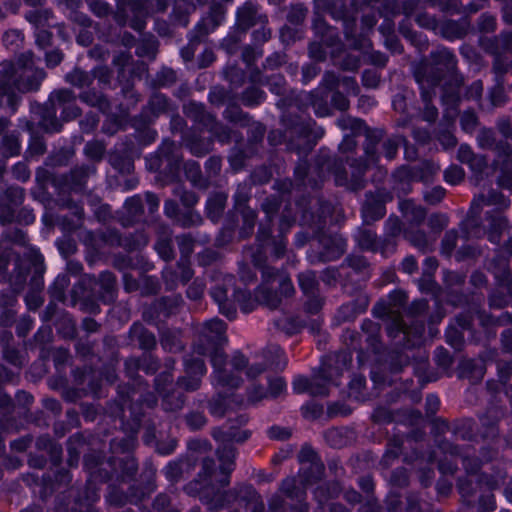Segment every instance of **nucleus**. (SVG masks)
Returning <instances> with one entry per match:
<instances>
[{"mask_svg":"<svg viewBox=\"0 0 512 512\" xmlns=\"http://www.w3.org/2000/svg\"><path fill=\"white\" fill-rule=\"evenodd\" d=\"M5 74L6 82L0 83V105L9 107L13 112L19 100L18 93L38 89L45 77L44 71L35 67L30 52L23 54Z\"/></svg>","mask_w":512,"mask_h":512,"instance_id":"f257e3e1","label":"nucleus"},{"mask_svg":"<svg viewBox=\"0 0 512 512\" xmlns=\"http://www.w3.org/2000/svg\"><path fill=\"white\" fill-rule=\"evenodd\" d=\"M226 325L222 320L212 319L207 321L202 330L203 338L208 342V347L204 348L201 345L195 347V353L204 355L207 351H212L211 363L214 368V378L218 385L223 387H236L238 382L232 377H228L222 366L225 363V357L221 351L217 349L225 339Z\"/></svg>","mask_w":512,"mask_h":512,"instance_id":"f03ea898","label":"nucleus"},{"mask_svg":"<svg viewBox=\"0 0 512 512\" xmlns=\"http://www.w3.org/2000/svg\"><path fill=\"white\" fill-rule=\"evenodd\" d=\"M185 370L191 378L186 380L183 378L179 381L180 386L187 390H195L198 387L200 378L206 373V367L201 359H185Z\"/></svg>","mask_w":512,"mask_h":512,"instance_id":"7ed1b4c3","label":"nucleus"},{"mask_svg":"<svg viewBox=\"0 0 512 512\" xmlns=\"http://www.w3.org/2000/svg\"><path fill=\"white\" fill-rule=\"evenodd\" d=\"M217 454L220 461V472L224 476L222 483L226 485L228 484V475L234 469V449L231 444H224L223 447L218 448Z\"/></svg>","mask_w":512,"mask_h":512,"instance_id":"20e7f679","label":"nucleus"},{"mask_svg":"<svg viewBox=\"0 0 512 512\" xmlns=\"http://www.w3.org/2000/svg\"><path fill=\"white\" fill-rule=\"evenodd\" d=\"M459 159L468 163L476 174H481L487 165L486 159L480 155H474L468 146H461L459 149Z\"/></svg>","mask_w":512,"mask_h":512,"instance_id":"39448f33","label":"nucleus"},{"mask_svg":"<svg viewBox=\"0 0 512 512\" xmlns=\"http://www.w3.org/2000/svg\"><path fill=\"white\" fill-rule=\"evenodd\" d=\"M293 389L297 393L309 392L312 395H325L327 393L324 386L317 385V379L313 381L304 376H297L293 381Z\"/></svg>","mask_w":512,"mask_h":512,"instance_id":"423d86ee","label":"nucleus"},{"mask_svg":"<svg viewBox=\"0 0 512 512\" xmlns=\"http://www.w3.org/2000/svg\"><path fill=\"white\" fill-rule=\"evenodd\" d=\"M211 296L219 305L220 312L229 319H234L236 315L235 307L227 302V291L219 287L211 291Z\"/></svg>","mask_w":512,"mask_h":512,"instance_id":"0eeeda50","label":"nucleus"},{"mask_svg":"<svg viewBox=\"0 0 512 512\" xmlns=\"http://www.w3.org/2000/svg\"><path fill=\"white\" fill-rule=\"evenodd\" d=\"M226 197L222 194L215 195L207 201V212L209 217L216 221L225 205Z\"/></svg>","mask_w":512,"mask_h":512,"instance_id":"6e6552de","label":"nucleus"},{"mask_svg":"<svg viewBox=\"0 0 512 512\" xmlns=\"http://www.w3.org/2000/svg\"><path fill=\"white\" fill-rule=\"evenodd\" d=\"M445 181L451 185L460 183L464 178V171L459 166H450L444 172Z\"/></svg>","mask_w":512,"mask_h":512,"instance_id":"1a4fd4ad","label":"nucleus"},{"mask_svg":"<svg viewBox=\"0 0 512 512\" xmlns=\"http://www.w3.org/2000/svg\"><path fill=\"white\" fill-rule=\"evenodd\" d=\"M316 284V275L308 271L299 275V285L305 293H311Z\"/></svg>","mask_w":512,"mask_h":512,"instance_id":"9d476101","label":"nucleus"},{"mask_svg":"<svg viewBox=\"0 0 512 512\" xmlns=\"http://www.w3.org/2000/svg\"><path fill=\"white\" fill-rule=\"evenodd\" d=\"M375 237V233L371 230H363L357 234L356 239L361 248L373 249Z\"/></svg>","mask_w":512,"mask_h":512,"instance_id":"9b49d317","label":"nucleus"},{"mask_svg":"<svg viewBox=\"0 0 512 512\" xmlns=\"http://www.w3.org/2000/svg\"><path fill=\"white\" fill-rule=\"evenodd\" d=\"M264 99V93L258 88H251L243 95V102L246 105L253 106L261 103Z\"/></svg>","mask_w":512,"mask_h":512,"instance_id":"f8f14e48","label":"nucleus"},{"mask_svg":"<svg viewBox=\"0 0 512 512\" xmlns=\"http://www.w3.org/2000/svg\"><path fill=\"white\" fill-rule=\"evenodd\" d=\"M248 433L246 431H242V432H228V433H216L215 434V438L217 439V441L219 442H224L225 440L227 441H236V442H241V441H244L245 439L248 438Z\"/></svg>","mask_w":512,"mask_h":512,"instance_id":"ddd939ff","label":"nucleus"},{"mask_svg":"<svg viewBox=\"0 0 512 512\" xmlns=\"http://www.w3.org/2000/svg\"><path fill=\"white\" fill-rule=\"evenodd\" d=\"M125 208L131 216H135L144 209L143 199L140 196H133L126 200Z\"/></svg>","mask_w":512,"mask_h":512,"instance_id":"4468645a","label":"nucleus"},{"mask_svg":"<svg viewBox=\"0 0 512 512\" xmlns=\"http://www.w3.org/2000/svg\"><path fill=\"white\" fill-rule=\"evenodd\" d=\"M235 301L239 303L244 312H250L253 310L255 301L250 300V295H247L244 291H237L234 293Z\"/></svg>","mask_w":512,"mask_h":512,"instance_id":"2eb2a0df","label":"nucleus"},{"mask_svg":"<svg viewBox=\"0 0 512 512\" xmlns=\"http://www.w3.org/2000/svg\"><path fill=\"white\" fill-rule=\"evenodd\" d=\"M338 126L342 129H350L351 131L357 132L360 131L362 127V122L356 118H351L349 116L341 117L338 122Z\"/></svg>","mask_w":512,"mask_h":512,"instance_id":"dca6fc26","label":"nucleus"},{"mask_svg":"<svg viewBox=\"0 0 512 512\" xmlns=\"http://www.w3.org/2000/svg\"><path fill=\"white\" fill-rule=\"evenodd\" d=\"M253 10L251 6H244L238 10V21L243 28H247L252 23Z\"/></svg>","mask_w":512,"mask_h":512,"instance_id":"f3484780","label":"nucleus"},{"mask_svg":"<svg viewBox=\"0 0 512 512\" xmlns=\"http://www.w3.org/2000/svg\"><path fill=\"white\" fill-rule=\"evenodd\" d=\"M270 352L275 356V359H272L270 364L275 365L277 368L285 367L287 364V359L284 355L283 350L278 346H272L270 348Z\"/></svg>","mask_w":512,"mask_h":512,"instance_id":"a211bd4d","label":"nucleus"},{"mask_svg":"<svg viewBox=\"0 0 512 512\" xmlns=\"http://www.w3.org/2000/svg\"><path fill=\"white\" fill-rule=\"evenodd\" d=\"M228 399L218 398L211 401L209 404L210 412L215 416H222L225 414V406L227 405Z\"/></svg>","mask_w":512,"mask_h":512,"instance_id":"6ab92c4d","label":"nucleus"},{"mask_svg":"<svg viewBox=\"0 0 512 512\" xmlns=\"http://www.w3.org/2000/svg\"><path fill=\"white\" fill-rule=\"evenodd\" d=\"M103 152H104V147L99 142H89L85 146V153L93 159L100 158L102 156Z\"/></svg>","mask_w":512,"mask_h":512,"instance_id":"aec40b11","label":"nucleus"},{"mask_svg":"<svg viewBox=\"0 0 512 512\" xmlns=\"http://www.w3.org/2000/svg\"><path fill=\"white\" fill-rule=\"evenodd\" d=\"M286 389V382L278 377L270 380L269 383V392L272 396L280 395Z\"/></svg>","mask_w":512,"mask_h":512,"instance_id":"412c9836","label":"nucleus"},{"mask_svg":"<svg viewBox=\"0 0 512 512\" xmlns=\"http://www.w3.org/2000/svg\"><path fill=\"white\" fill-rule=\"evenodd\" d=\"M445 190L442 187H435L425 194V198L430 203H436L443 199Z\"/></svg>","mask_w":512,"mask_h":512,"instance_id":"4be33fe9","label":"nucleus"},{"mask_svg":"<svg viewBox=\"0 0 512 512\" xmlns=\"http://www.w3.org/2000/svg\"><path fill=\"white\" fill-rule=\"evenodd\" d=\"M477 119L474 113L467 112L461 117V125L463 129L470 131L476 125Z\"/></svg>","mask_w":512,"mask_h":512,"instance_id":"5701e85b","label":"nucleus"},{"mask_svg":"<svg viewBox=\"0 0 512 512\" xmlns=\"http://www.w3.org/2000/svg\"><path fill=\"white\" fill-rule=\"evenodd\" d=\"M143 202L144 208L147 207L151 213H154L159 208V199L152 193H147Z\"/></svg>","mask_w":512,"mask_h":512,"instance_id":"b1692460","label":"nucleus"},{"mask_svg":"<svg viewBox=\"0 0 512 512\" xmlns=\"http://www.w3.org/2000/svg\"><path fill=\"white\" fill-rule=\"evenodd\" d=\"M332 103L339 110H346L349 107V101L346 96L336 92L332 97Z\"/></svg>","mask_w":512,"mask_h":512,"instance_id":"393cba45","label":"nucleus"},{"mask_svg":"<svg viewBox=\"0 0 512 512\" xmlns=\"http://www.w3.org/2000/svg\"><path fill=\"white\" fill-rule=\"evenodd\" d=\"M363 84L367 87H376L379 82V76L375 71H365L363 74Z\"/></svg>","mask_w":512,"mask_h":512,"instance_id":"a878e982","label":"nucleus"},{"mask_svg":"<svg viewBox=\"0 0 512 512\" xmlns=\"http://www.w3.org/2000/svg\"><path fill=\"white\" fill-rule=\"evenodd\" d=\"M67 79L74 85L82 86L85 84L86 75L80 70H75L67 76Z\"/></svg>","mask_w":512,"mask_h":512,"instance_id":"bb28decb","label":"nucleus"},{"mask_svg":"<svg viewBox=\"0 0 512 512\" xmlns=\"http://www.w3.org/2000/svg\"><path fill=\"white\" fill-rule=\"evenodd\" d=\"M7 194L12 197V202L15 205L21 204L24 198L23 190L19 187H11L8 189Z\"/></svg>","mask_w":512,"mask_h":512,"instance_id":"cd10ccee","label":"nucleus"},{"mask_svg":"<svg viewBox=\"0 0 512 512\" xmlns=\"http://www.w3.org/2000/svg\"><path fill=\"white\" fill-rule=\"evenodd\" d=\"M394 330L403 333L404 336H408L409 334L406 324L404 323L403 319L400 316H397L395 318L392 326L389 328V333L392 334Z\"/></svg>","mask_w":512,"mask_h":512,"instance_id":"c85d7f7f","label":"nucleus"},{"mask_svg":"<svg viewBox=\"0 0 512 512\" xmlns=\"http://www.w3.org/2000/svg\"><path fill=\"white\" fill-rule=\"evenodd\" d=\"M422 97L425 102H428V94L426 92L422 93ZM424 115L427 121H433L437 117V110L435 107L429 106L428 103H426Z\"/></svg>","mask_w":512,"mask_h":512,"instance_id":"c756f323","label":"nucleus"},{"mask_svg":"<svg viewBox=\"0 0 512 512\" xmlns=\"http://www.w3.org/2000/svg\"><path fill=\"white\" fill-rule=\"evenodd\" d=\"M61 60H62V54L57 50L48 52L46 54V61H47L48 66L54 67V66L58 65L61 62Z\"/></svg>","mask_w":512,"mask_h":512,"instance_id":"7c9ffc66","label":"nucleus"},{"mask_svg":"<svg viewBox=\"0 0 512 512\" xmlns=\"http://www.w3.org/2000/svg\"><path fill=\"white\" fill-rule=\"evenodd\" d=\"M21 41H22V35L17 30L9 31L4 36V42L7 44L15 43L16 45H18V43H20Z\"/></svg>","mask_w":512,"mask_h":512,"instance_id":"2f4dec72","label":"nucleus"},{"mask_svg":"<svg viewBox=\"0 0 512 512\" xmlns=\"http://www.w3.org/2000/svg\"><path fill=\"white\" fill-rule=\"evenodd\" d=\"M156 250L165 260H168L172 257V251L168 243L159 242L156 245Z\"/></svg>","mask_w":512,"mask_h":512,"instance_id":"473e14b6","label":"nucleus"},{"mask_svg":"<svg viewBox=\"0 0 512 512\" xmlns=\"http://www.w3.org/2000/svg\"><path fill=\"white\" fill-rule=\"evenodd\" d=\"M402 269L404 272L411 274L417 269V262L413 257H407L402 263Z\"/></svg>","mask_w":512,"mask_h":512,"instance_id":"72a5a7b5","label":"nucleus"},{"mask_svg":"<svg viewBox=\"0 0 512 512\" xmlns=\"http://www.w3.org/2000/svg\"><path fill=\"white\" fill-rule=\"evenodd\" d=\"M482 200L485 201L487 205H492V204H496V205H500V206L506 205V199L502 195H499L496 193L490 195L486 200L485 199H482Z\"/></svg>","mask_w":512,"mask_h":512,"instance_id":"f704fd0d","label":"nucleus"},{"mask_svg":"<svg viewBox=\"0 0 512 512\" xmlns=\"http://www.w3.org/2000/svg\"><path fill=\"white\" fill-rule=\"evenodd\" d=\"M499 129L505 137L512 138V121L511 120H502L499 123Z\"/></svg>","mask_w":512,"mask_h":512,"instance_id":"c9c22d12","label":"nucleus"},{"mask_svg":"<svg viewBox=\"0 0 512 512\" xmlns=\"http://www.w3.org/2000/svg\"><path fill=\"white\" fill-rule=\"evenodd\" d=\"M164 210H165V213L168 217L170 218H176L177 217V212H178V207H177V204L173 201H166L165 202V206H164Z\"/></svg>","mask_w":512,"mask_h":512,"instance_id":"e433bc0d","label":"nucleus"},{"mask_svg":"<svg viewBox=\"0 0 512 512\" xmlns=\"http://www.w3.org/2000/svg\"><path fill=\"white\" fill-rule=\"evenodd\" d=\"M175 148H176V145L174 142L165 141L161 147L162 156L168 160L170 153H172Z\"/></svg>","mask_w":512,"mask_h":512,"instance_id":"4c0bfd02","label":"nucleus"},{"mask_svg":"<svg viewBox=\"0 0 512 512\" xmlns=\"http://www.w3.org/2000/svg\"><path fill=\"white\" fill-rule=\"evenodd\" d=\"M482 83L480 81L474 82L469 89V96L473 98H479L482 94Z\"/></svg>","mask_w":512,"mask_h":512,"instance_id":"58836bf2","label":"nucleus"},{"mask_svg":"<svg viewBox=\"0 0 512 512\" xmlns=\"http://www.w3.org/2000/svg\"><path fill=\"white\" fill-rule=\"evenodd\" d=\"M270 437L275 439H285L289 436V433L281 428L273 427L269 431Z\"/></svg>","mask_w":512,"mask_h":512,"instance_id":"ea45409f","label":"nucleus"},{"mask_svg":"<svg viewBox=\"0 0 512 512\" xmlns=\"http://www.w3.org/2000/svg\"><path fill=\"white\" fill-rule=\"evenodd\" d=\"M341 85L345 86L346 91H347L348 94H356V92H357V85H356V82L354 81V79H352V78H345V79H343Z\"/></svg>","mask_w":512,"mask_h":512,"instance_id":"a19ab883","label":"nucleus"},{"mask_svg":"<svg viewBox=\"0 0 512 512\" xmlns=\"http://www.w3.org/2000/svg\"><path fill=\"white\" fill-rule=\"evenodd\" d=\"M246 365V360L241 354H237L234 356L232 361V366L236 371H239Z\"/></svg>","mask_w":512,"mask_h":512,"instance_id":"79ce46f5","label":"nucleus"},{"mask_svg":"<svg viewBox=\"0 0 512 512\" xmlns=\"http://www.w3.org/2000/svg\"><path fill=\"white\" fill-rule=\"evenodd\" d=\"M441 143L445 148L453 147L456 144V140L450 133H445L441 137Z\"/></svg>","mask_w":512,"mask_h":512,"instance_id":"37998d69","label":"nucleus"},{"mask_svg":"<svg viewBox=\"0 0 512 512\" xmlns=\"http://www.w3.org/2000/svg\"><path fill=\"white\" fill-rule=\"evenodd\" d=\"M197 201H198V198L196 197V195L193 193H190V192L185 193L184 196L182 197V202L186 206H192L195 203H197Z\"/></svg>","mask_w":512,"mask_h":512,"instance_id":"c03bdc74","label":"nucleus"},{"mask_svg":"<svg viewBox=\"0 0 512 512\" xmlns=\"http://www.w3.org/2000/svg\"><path fill=\"white\" fill-rule=\"evenodd\" d=\"M178 221H180L182 223V225H184V226L193 225L200 221V216L198 214H194L193 212H190L188 220L178 219Z\"/></svg>","mask_w":512,"mask_h":512,"instance_id":"a18cd8bd","label":"nucleus"},{"mask_svg":"<svg viewBox=\"0 0 512 512\" xmlns=\"http://www.w3.org/2000/svg\"><path fill=\"white\" fill-rule=\"evenodd\" d=\"M295 479L293 478H290V479H286L284 482H283V485H282V490L288 494L289 496H292V490L291 488L294 487L295 485Z\"/></svg>","mask_w":512,"mask_h":512,"instance_id":"49530a36","label":"nucleus"},{"mask_svg":"<svg viewBox=\"0 0 512 512\" xmlns=\"http://www.w3.org/2000/svg\"><path fill=\"white\" fill-rule=\"evenodd\" d=\"M55 96L60 101H67V100H69L72 97V94H71V92L69 90H60V91H57L55 93Z\"/></svg>","mask_w":512,"mask_h":512,"instance_id":"de8ad7c7","label":"nucleus"},{"mask_svg":"<svg viewBox=\"0 0 512 512\" xmlns=\"http://www.w3.org/2000/svg\"><path fill=\"white\" fill-rule=\"evenodd\" d=\"M494 229L495 232H501L506 227V222L503 218L499 217L494 220Z\"/></svg>","mask_w":512,"mask_h":512,"instance_id":"09e8293b","label":"nucleus"},{"mask_svg":"<svg viewBox=\"0 0 512 512\" xmlns=\"http://www.w3.org/2000/svg\"><path fill=\"white\" fill-rule=\"evenodd\" d=\"M263 370H264V368L260 365L251 366L247 371V375L254 377V376L260 374Z\"/></svg>","mask_w":512,"mask_h":512,"instance_id":"8fccbe9b","label":"nucleus"},{"mask_svg":"<svg viewBox=\"0 0 512 512\" xmlns=\"http://www.w3.org/2000/svg\"><path fill=\"white\" fill-rule=\"evenodd\" d=\"M311 104L313 105L314 107V110H315V113L320 116V117H324L326 115H328V110L327 108H320L319 106H317L316 102L315 101H311Z\"/></svg>","mask_w":512,"mask_h":512,"instance_id":"3c124183","label":"nucleus"},{"mask_svg":"<svg viewBox=\"0 0 512 512\" xmlns=\"http://www.w3.org/2000/svg\"><path fill=\"white\" fill-rule=\"evenodd\" d=\"M265 396L264 392L262 391V389H259V390H256L255 392H252L249 396L250 400L251 401H258L260 399H262L263 397Z\"/></svg>","mask_w":512,"mask_h":512,"instance_id":"603ef678","label":"nucleus"},{"mask_svg":"<svg viewBox=\"0 0 512 512\" xmlns=\"http://www.w3.org/2000/svg\"><path fill=\"white\" fill-rule=\"evenodd\" d=\"M131 27L137 31H141L145 28V22L143 20H135L131 22Z\"/></svg>","mask_w":512,"mask_h":512,"instance_id":"864d4df0","label":"nucleus"},{"mask_svg":"<svg viewBox=\"0 0 512 512\" xmlns=\"http://www.w3.org/2000/svg\"><path fill=\"white\" fill-rule=\"evenodd\" d=\"M427 403L429 406L433 407V408H436L439 404V399L437 396L435 395H429L427 397Z\"/></svg>","mask_w":512,"mask_h":512,"instance_id":"5fc2aeb1","label":"nucleus"},{"mask_svg":"<svg viewBox=\"0 0 512 512\" xmlns=\"http://www.w3.org/2000/svg\"><path fill=\"white\" fill-rule=\"evenodd\" d=\"M49 35L46 32H41L37 35V42L44 45L45 42L49 41Z\"/></svg>","mask_w":512,"mask_h":512,"instance_id":"6e6d98bb","label":"nucleus"},{"mask_svg":"<svg viewBox=\"0 0 512 512\" xmlns=\"http://www.w3.org/2000/svg\"><path fill=\"white\" fill-rule=\"evenodd\" d=\"M282 286H283V289L286 293H289L293 290V287L291 285V282L289 279L287 278H283L282 279V282H281Z\"/></svg>","mask_w":512,"mask_h":512,"instance_id":"4d7b16f0","label":"nucleus"},{"mask_svg":"<svg viewBox=\"0 0 512 512\" xmlns=\"http://www.w3.org/2000/svg\"><path fill=\"white\" fill-rule=\"evenodd\" d=\"M485 20L487 21V24L485 26L486 30H493L495 25V19L492 16H486Z\"/></svg>","mask_w":512,"mask_h":512,"instance_id":"13d9d810","label":"nucleus"},{"mask_svg":"<svg viewBox=\"0 0 512 512\" xmlns=\"http://www.w3.org/2000/svg\"><path fill=\"white\" fill-rule=\"evenodd\" d=\"M504 42H505V47L507 50H512V46H511V43H512V34L510 33H507L504 35Z\"/></svg>","mask_w":512,"mask_h":512,"instance_id":"bf43d9fd","label":"nucleus"},{"mask_svg":"<svg viewBox=\"0 0 512 512\" xmlns=\"http://www.w3.org/2000/svg\"><path fill=\"white\" fill-rule=\"evenodd\" d=\"M190 171L194 174V176H199L200 174V168L199 165L196 163H190Z\"/></svg>","mask_w":512,"mask_h":512,"instance_id":"052dcab7","label":"nucleus"},{"mask_svg":"<svg viewBox=\"0 0 512 512\" xmlns=\"http://www.w3.org/2000/svg\"><path fill=\"white\" fill-rule=\"evenodd\" d=\"M211 464H212V461H205L203 464L204 471L208 476L212 475Z\"/></svg>","mask_w":512,"mask_h":512,"instance_id":"680f3d73","label":"nucleus"},{"mask_svg":"<svg viewBox=\"0 0 512 512\" xmlns=\"http://www.w3.org/2000/svg\"><path fill=\"white\" fill-rule=\"evenodd\" d=\"M161 342H162V345H163V347H164V348H167V349H169L170 351H172V350L174 349V348H173V346H171V345H170V343H169V339H168V337H167V336H164V337L162 338Z\"/></svg>","mask_w":512,"mask_h":512,"instance_id":"e2e57ef3","label":"nucleus"},{"mask_svg":"<svg viewBox=\"0 0 512 512\" xmlns=\"http://www.w3.org/2000/svg\"><path fill=\"white\" fill-rule=\"evenodd\" d=\"M97 5L99 6V10H98V12H97L99 15H101V14H105V13L107 12L108 7H107L105 4H103V3H98Z\"/></svg>","mask_w":512,"mask_h":512,"instance_id":"0e129e2a","label":"nucleus"},{"mask_svg":"<svg viewBox=\"0 0 512 512\" xmlns=\"http://www.w3.org/2000/svg\"><path fill=\"white\" fill-rule=\"evenodd\" d=\"M173 469H177L176 465H169L166 470L167 477L171 478L174 476L173 472H171Z\"/></svg>","mask_w":512,"mask_h":512,"instance_id":"69168bd1","label":"nucleus"},{"mask_svg":"<svg viewBox=\"0 0 512 512\" xmlns=\"http://www.w3.org/2000/svg\"><path fill=\"white\" fill-rule=\"evenodd\" d=\"M395 152H396V147L392 146L391 148H389L387 151V154H386L387 158L392 159L395 155Z\"/></svg>","mask_w":512,"mask_h":512,"instance_id":"338daca9","label":"nucleus"},{"mask_svg":"<svg viewBox=\"0 0 512 512\" xmlns=\"http://www.w3.org/2000/svg\"><path fill=\"white\" fill-rule=\"evenodd\" d=\"M16 168H17V169L21 168V169L23 170V175H22V177H21L23 180H25L26 178H28V176H29V175H28V173L26 172V167H25V165H23V164H19V165H17V166H16Z\"/></svg>","mask_w":512,"mask_h":512,"instance_id":"774afa93","label":"nucleus"}]
</instances>
